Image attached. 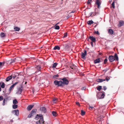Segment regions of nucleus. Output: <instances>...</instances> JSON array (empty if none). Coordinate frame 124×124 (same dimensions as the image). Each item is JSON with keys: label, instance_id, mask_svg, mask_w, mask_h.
Here are the masks:
<instances>
[{"label": "nucleus", "instance_id": "f257e3e1", "mask_svg": "<svg viewBox=\"0 0 124 124\" xmlns=\"http://www.w3.org/2000/svg\"><path fill=\"white\" fill-rule=\"evenodd\" d=\"M62 86H63L64 85H67L69 83V81L68 80L66 79V78H63L62 79Z\"/></svg>", "mask_w": 124, "mask_h": 124}, {"label": "nucleus", "instance_id": "f03ea898", "mask_svg": "<svg viewBox=\"0 0 124 124\" xmlns=\"http://www.w3.org/2000/svg\"><path fill=\"white\" fill-rule=\"evenodd\" d=\"M37 110L36 109H34L32 110L30 114L29 115L28 117L30 118L32 116L35 115L36 114Z\"/></svg>", "mask_w": 124, "mask_h": 124}, {"label": "nucleus", "instance_id": "7ed1b4c3", "mask_svg": "<svg viewBox=\"0 0 124 124\" xmlns=\"http://www.w3.org/2000/svg\"><path fill=\"white\" fill-rule=\"evenodd\" d=\"M40 117V120L41 121L42 123H44V121L43 118V116L41 114H40L39 115L37 114L36 115L35 118L36 119L37 118H39Z\"/></svg>", "mask_w": 124, "mask_h": 124}, {"label": "nucleus", "instance_id": "20e7f679", "mask_svg": "<svg viewBox=\"0 0 124 124\" xmlns=\"http://www.w3.org/2000/svg\"><path fill=\"white\" fill-rule=\"evenodd\" d=\"M96 95L98 99L103 98L105 96V94L104 93H97Z\"/></svg>", "mask_w": 124, "mask_h": 124}, {"label": "nucleus", "instance_id": "39448f33", "mask_svg": "<svg viewBox=\"0 0 124 124\" xmlns=\"http://www.w3.org/2000/svg\"><path fill=\"white\" fill-rule=\"evenodd\" d=\"M54 83L55 85H57L58 86H62L61 80L58 81L57 80H55L54 81Z\"/></svg>", "mask_w": 124, "mask_h": 124}, {"label": "nucleus", "instance_id": "423d86ee", "mask_svg": "<svg viewBox=\"0 0 124 124\" xmlns=\"http://www.w3.org/2000/svg\"><path fill=\"white\" fill-rule=\"evenodd\" d=\"M8 98H6V99H3V97L2 96H0V101H1L3 100V103H2V105L4 106L5 105V101H6L7 102V100Z\"/></svg>", "mask_w": 124, "mask_h": 124}, {"label": "nucleus", "instance_id": "0eeeda50", "mask_svg": "<svg viewBox=\"0 0 124 124\" xmlns=\"http://www.w3.org/2000/svg\"><path fill=\"white\" fill-rule=\"evenodd\" d=\"M86 50H85L84 52V53L82 52V54H81V58L84 59H85V56L86 55Z\"/></svg>", "mask_w": 124, "mask_h": 124}, {"label": "nucleus", "instance_id": "6e6552de", "mask_svg": "<svg viewBox=\"0 0 124 124\" xmlns=\"http://www.w3.org/2000/svg\"><path fill=\"white\" fill-rule=\"evenodd\" d=\"M22 87L19 88L18 89L16 93L18 94H21L22 93Z\"/></svg>", "mask_w": 124, "mask_h": 124}, {"label": "nucleus", "instance_id": "1a4fd4ad", "mask_svg": "<svg viewBox=\"0 0 124 124\" xmlns=\"http://www.w3.org/2000/svg\"><path fill=\"white\" fill-rule=\"evenodd\" d=\"M115 60V57L111 55L109 56V60L110 62H112Z\"/></svg>", "mask_w": 124, "mask_h": 124}, {"label": "nucleus", "instance_id": "9d476101", "mask_svg": "<svg viewBox=\"0 0 124 124\" xmlns=\"http://www.w3.org/2000/svg\"><path fill=\"white\" fill-rule=\"evenodd\" d=\"M89 38L93 42H95L96 41V39L93 36H89Z\"/></svg>", "mask_w": 124, "mask_h": 124}, {"label": "nucleus", "instance_id": "9b49d317", "mask_svg": "<svg viewBox=\"0 0 124 124\" xmlns=\"http://www.w3.org/2000/svg\"><path fill=\"white\" fill-rule=\"evenodd\" d=\"M12 113H15V115L16 116H18L19 114V111L18 110H15L12 111Z\"/></svg>", "mask_w": 124, "mask_h": 124}, {"label": "nucleus", "instance_id": "f8f14e48", "mask_svg": "<svg viewBox=\"0 0 124 124\" xmlns=\"http://www.w3.org/2000/svg\"><path fill=\"white\" fill-rule=\"evenodd\" d=\"M40 110L42 112L45 113L46 112V108L44 107H42L40 108Z\"/></svg>", "mask_w": 124, "mask_h": 124}, {"label": "nucleus", "instance_id": "ddd939ff", "mask_svg": "<svg viewBox=\"0 0 124 124\" xmlns=\"http://www.w3.org/2000/svg\"><path fill=\"white\" fill-rule=\"evenodd\" d=\"M33 106V105H29L27 108V110L28 111L31 110Z\"/></svg>", "mask_w": 124, "mask_h": 124}, {"label": "nucleus", "instance_id": "4468645a", "mask_svg": "<svg viewBox=\"0 0 124 124\" xmlns=\"http://www.w3.org/2000/svg\"><path fill=\"white\" fill-rule=\"evenodd\" d=\"M108 32L110 34L112 35L114 33V31L111 29H109L108 30Z\"/></svg>", "mask_w": 124, "mask_h": 124}, {"label": "nucleus", "instance_id": "2eb2a0df", "mask_svg": "<svg viewBox=\"0 0 124 124\" xmlns=\"http://www.w3.org/2000/svg\"><path fill=\"white\" fill-rule=\"evenodd\" d=\"M96 4L97 5L98 8H99L101 4V2L98 0H97L96 3Z\"/></svg>", "mask_w": 124, "mask_h": 124}, {"label": "nucleus", "instance_id": "dca6fc26", "mask_svg": "<svg viewBox=\"0 0 124 124\" xmlns=\"http://www.w3.org/2000/svg\"><path fill=\"white\" fill-rule=\"evenodd\" d=\"M100 62V58H98L95 60L94 61L95 64L99 63Z\"/></svg>", "mask_w": 124, "mask_h": 124}, {"label": "nucleus", "instance_id": "f3484780", "mask_svg": "<svg viewBox=\"0 0 124 124\" xmlns=\"http://www.w3.org/2000/svg\"><path fill=\"white\" fill-rule=\"evenodd\" d=\"M105 79H101L99 78L97 79V81L98 82L100 83L104 81H105Z\"/></svg>", "mask_w": 124, "mask_h": 124}, {"label": "nucleus", "instance_id": "a211bd4d", "mask_svg": "<svg viewBox=\"0 0 124 124\" xmlns=\"http://www.w3.org/2000/svg\"><path fill=\"white\" fill-rule=\"evenodd\" d=\"M60 49V47L58 46H55L53 48L54 50H59Z\"/></svg>", "mask_w": 124, "mask_h": 124}, {"label": "nucleus", "instance_id": "6ab92c4d", "mask_svg": "<svg viewBox=\"0 0 124 124\" xmlns=\"http://www.w3.org/2000/svg\"><path fill=\"white\" fill-rule=\"evenodd\" d=\"M57 64L58 63H55L53 64L52 65V67L53 68H55Z\"/></svg>", "mask_w": 124, "mask_h": 124}, {"label": "nucleus", "instance_id": "aec40b11", "mask_svg": "<svg viewBox=\"0 0 124 124\" xmlns=\"http://www.w3.org/2000/svg\"><path fill=\"white\" fill-rule=\"evenodd\" d=\"M115 59L116 61L118 60V56L116 54H115L114 56Z\"/></svg>", "mask_w": 124, "mask_h": 124}, {"label": "nucleus", "instance_id": "412c9836", "mask_svg": "<svg viewBox=\"0 0 124 124\" xmlns=\"http://www.w3.org/2000/svg\"><path fill=\"white\" fill-rule=\"evenodd\" d=\"M12 78V77L11 76H9L6 79L7 81H8Z\"/></svg>", "mask_w": 124, "mask_h": 124}, {"label": "nucleus", "instance_id": "4be33fe9", "mask_svg": "<svg viewBox=\"0 0 124 124\" xmlns=\"http://www.w3.org/2000/svg\"><path fill=\"white\" fill-rule=\"evenodd\" d=\"M14 88V87L13 86H12V85H11V86L9 88V90H8L9 91L10 93L11 92V90L12 89H13Z\"/></svg>", "mask_w": 124, "mask_h": 124}, {"label": "nucleus", "instance_id": "5701e85b", "mask_svg": "<svg viewBox=\"0 0 124 124\" xmlns=\"http://www.w3.org/2000/svg\"><path fill=\"white\" fill-rule=\"evenodd\" d=\"M90 16H94L96 15V14H95L94 12H92L90 13Z\"/></svg>", "mask_w": 124, "mask_h": 124}, {"label": "nucleus", "instance_id": "b1692460", "mask_svg": "<svg viewBox=\"0 0 124 124\" xmlns=\"http://www.w3.org/2000/svg\"><path fill=\"white\" fill-rule=\"evenodd\" d=\"M93 23V21L92 20L89 21L87 22L88 24L91 25Z\"/></svg>", "mask_w": 124, "mask_h": 124}, {"label": "nucleus", "instance_id": "393cba45", "mask_svg": "<svg viewBox=\"0 0 124 124\" xmlns=\"http://www.w3.org/2000/svg\"><path fill=\"white\" fill-rule=\"evenodd\" d=\"M94 12L95 14H96V15L97 13H98V8H95L94 10Z\"/></svg>", "mask_w": 124, "mask_h": 124}, {"label": "nucleus", "instance_id": "a878e982", "mask_svg": "<svg viewBox=\"0 0 124 124\" xmlns=\"http://www.w3.org/2000/svg\"><path fill=\"white\" fill-rule=\"evenodd\" d=\"M5 34L3 32L1 33L0 34V36L2 38L4 37L5 36Z\"/></svg>", "mask_w": 124, "mask_h": 124}, {"label": "nucleus", "instance_id": "bb28decb", "mask_svg": "<svg viewBox=\"0 0 124 124\" xmlns=\"http://www.w3.org/2000/svg\"><path fill=\"white\" fill-rule=\"evenodd\" d=\"M13 103L14 104H16L18 103V102L16 99H15L13 100Z\"/></svg>", "mask_w": 124, "mask_h": 124}, {"label": "nucleus", "instance_id": "cd10ccee", "mask_svg": "<svg viewBox=\"0 0 124 124\" xmlns=\"http://www.w3.org/2000/svg\"><path fill=\"white\" fill-rule=\"evenodd\" d=\"M85 113V112L83 110H81V114L82 116L84 115Z\"/></svg>", "mask_w": 124, "mask_h": 124}, {"label": "nucleus", "instance_id": "c85d7f7f", "mask_svg": "<svg viewBox=\"0 0 124 124\" xmlns=\"http://www.w3.org/2000/svg\"><path fill=\"white\" fill-rule=\"evenodd\" d=\"M52 113L53 115L54 116H57V114L56 112L54 111H53L52 112Z\"/></svg>", "mask_w": 124, "mask_h": 124}, {"label": "nucleus", "instance_id": "c756f323", "mask_svg": "<svg viewBox=\"0 0 124 124\" xmlns=\"http://www.w3.org/2000/svg\"><path fill=\"white\" fill-rule=\"evenodd\" d=\"M124 23V22L123 21H121L119 23L120 26H121L123 25V24Z\"/></svg>", "mask_w": 124, "mask_h": 124}, {"label": "nucleus", "instance_id": "7c9ffc66", "mask_svg": "<svg viewBox=\"0 0 124 124\" xmlns=\"http://www.w3.org/2000/svg\"><path fill=\"white\" fill-rule=\"evenodd\" d=\"M59 77V75L58 74L54 75L53 76V78L54 79H57V78Z\"/></svg>", "mask_w": 124, "mask_h": 124}, {"label": "nucleus", "instance_id": "2f4dec72", "mask_svg": "<svg viewBox=\"0 0 124 124\" xmlns=\"http://www.w3.org/2000/svg\"><path fill=\"white\" fill-rule=\"evenodd\" d=\"M102 88V86H99L97 88V90L100 91Z\"/></svg>", "mask_w": 124, "mask_h": 124}, {"label": "nucleus", "instance_id": "473e14b6", "mask_svg": "<svg viewBox=\"0 0 124 124\" xmlns=\"http://www.w3.org/2000/svg\"><path fill=\"white\" fill-rule=\"evenodd\" d=\"M18 107V106L16 104H14L13 106V108L14 109Z\"/></svg>", "mask_w": 124, "mask_h": 124}, {"label": "nucleus", "instance_id": "72a5a7b5", "mask_svg": "<svg viewBox=\"0 0 124 124\" xmlns=\"http://www.w3.org/2000/svg\"><path fill=\"white\" fill-rule=\"evenodd\" d=\"M36 68H37L39 71H40L41 69V67L39 66H37Z\"/></svg>", "mask_w": 124, "mask_h": 124}, {"label": "nucleus", "instance_id": "f704fd0d", "mask_svg": "<svg viewBox=\"0 0 124 124\" xmlns=\"http://www.w3.org/2000/svg\"><path fill=\"white\" fill-rule=\"evenodd\" d=\"M14 29L16 31H19L20 30L19 28L17 27H15Z\"/></svg>", "mask_w": 124, "mask_h": 124}, {"label": "nucleus", "instance_id": "c9c22d12", "mask_svg": "<svg viewBox=\"0 0 124 124\" xmlns=\"http://www.w3.org/2000/svg\"><path fill=\"white\" fill-rule=\"evenodd\" d=\"M5 85L4 83H2L1 85V87L2 88H4L5 87Z\"/></svg>", "mask_w": 124, "mask_h": 124}, {"label": "nucleus", "instance_id": "e433bc0d", "mask_svg": "<svg viewBox=\"0 0 124 124\" xmlns=\"http://www.w3.org/2000/svg\"><path fill=\"white\" fill-rule=\"evenodd\" d=\"M60 27L59 26L56 25V26L55 27V29L56 30H58L59 29Z\"/></svg>", "mask_w": 124, "mask_h": 124}, {"label": "nucleus", "instance_id": "4c0bfd02", "mask_svg": "<svg viewBox=\"0 0 124 124\" xmlns=\"http://www.w3.org/2000/svg\"><path fill=\"white\" fill-rule=\"evenodd\" d=\"M36 124H41L40 122V121L39 120V121L36 122Z\"/></svg>", "mask_w": 124, "mask_h": 124}, {"label": "nucleus", "instance_id": "58836bf2", "mask_svg": "<svg viewBox=\"0 0 124 124\" xmlns=\"http://www.w3.org/2000/svg\"><path fill=\"white\" fill-rule=\"evenodd\" d=\"M89 109L90 110H92L93 108V107L92 106H89Z\"/></svg>", "mask_w": 124, "mask_h": 124}, {"label": "nucleus", "instance_id": "ea45409f", "mask_svg": "<svg viewBox=\"0 0 124 124\" xmlns=\"http://www.w3.org/2000/svg\"><path fill=\"white\" fill-rule=\"evenodd\" d=\"M15 62V60L12 59L11 60V62H10L11 63H12L13 62Z\"/></svg>", "mask_w": 124, "mask_h": 124}, {"label": "nucleus", "instance_id": "a19ab883", "mask_svg": "<svg viewBox=\"0 0 124 124\" xmlns=\"http://www.w3.org/2000/svg\"><path fill=\"white\" fill-rule=\"evenodd\" d=\"M92 0H88L87 2L88 4H89L90 3V2L92 1Z\"/></svg>", "mask_w": 124, "mask_h": 124}, {"label": "nucleus", "instance_id": "79ce46f5", "mask_svg": "<svg viewBox=\"0 0 124 124\" xmlns=\"http://www.w3.org/2000/svg\"><path fill=\"white\" fill-rule=\"evenodd\" d=\"M112 6L113 8H115L114 2H113L112 4Z\"/></svg>", "mask_w": 124, "mask_h": 124}, {"label": "nucleus", "instance_id": "37998d69", "mask_svg": "<svg viewBox=\"0 0 124 124\" xmlns=\"http://www.w3.org/2000/svg\"><path fill=\"white\" fill-rule=\"evenodd\" d=\"M53 102L54 103H55L56 102V99L55 98L53 100Z\"/></svg>", "mask_w": 124, "mask_h": 124}, {"label": "nucleus", "instance_id": "c03bdc74", "mask_svg": "<svg viewBox=\"0 0 124 124\" xmlns=\"http://www.w3.org/2000/svg\"><path fill=\"white\" fill-rule=\"evenodd\" d=\"M67 34L66 33H65L64 34V35L63 36V38H65L67 36Z\"/></svg>", "mask_w": 124, "mask_h": 124}, {"label": "nucleus", "instance_id": "a18cd8bd", "mask_svg": "<svg viewBox=\"0 0 124 124\" xmlns=\"http://www.w3.org/2000/svg\"><path fill=\"white\" fill-rule=\"evenodd\" d=\"M107 58L105 59L104 61V63L106 64V63L107 62Z\"/></svg>", "mask_w": 124, "mask_h": 124}, {"label": "nucleus", "instance_id": "49530a36", "mask_svg": "<svg viewBox=\"0 0 124 124\" xmlns=\"http://www.w3.org/2000/svg\"><path fill=\"white\" fill-rule=\"evenodd\" d=\"M103 90L105 91L107 89V88L105 86H104L103 87Z\"/></svg>", "mask_w": 124, "mask_h": 124}, {"label": "nucleus", "instance_id": "de8ad7c7", "mask_svg": "<svg viewBox=\"0 0 124 124\" xmlns=\"http://www.w3.org/2000/svg\"><path fill=\"white\" fill-rule=\"evenodd\" d=\"M110 78L109 77H108V78H107V77H106V78L105 80H106L107 81H108V80L110 79Z\"/></svg>", "mask_w": 124, "mask_h": 124}, {"label": "nucleus", "instance_id": "09e8293b", "mask_svg": "<svg viewBox=\"0 0 124 124\" xmlns=\"http://www.w3.org/2000/svg\"><path fill=\"white\" fill-rule=\"evenodd\" d=\"M75 67L74 66H71L70 67L71 68V69H73V70H74L75 68Z\"/></svg>", "mask_w": 124, "mask_h": 124}, {"label": "nucleus", "instance_id": "8fccbe9b", "mask_svg": "<svg viewBox=\"0 0 124 124\" xmlns=\"http://www.w3.org/2000/svg\"><path fill=\"white\" fill-rule=\"evenodd\" d=\"M86 89V87H83L81 88V90H85Z\"/></svg>", "mask_w": 124, "mask_h": 124}, {"label": "nucleus", "instance_id": "3c124183", "mask_svg": "<svg viewBox=\"0 0 124 124\" xmlns=\"http://www.w3.org/2000/svg\"><path fill=\"white\" fill-rule=\"evenodd\" d=\"M76 103L77 105H78L79 106H80V104L79 102H76Z\"/></svg>", "mask_w": 124, "mask_h": 124}, {"label": "nucleus", "instance_id": "603ef678", "mask_svg": "<svg viewBox=\"0 0 124 124\" xmlns=\"http://www.w3.org/2000/svg\"><path fill=\"white\" fill-rule=\"evenodd\" d=\"M3 62H0V68H1L2 66Z\"/></svg>", "mask_w": 124, "mask_h": 124}, {"label": "nucleus", "instance_id": "864d4df0", "mask_svg": "<svg viewBox=\"0 0 124 124\" xmlns=\"http://www.w3.org/2000/svg\"><path fill=\"white\" fill-rule=\"evenodd\" d=\"M95 33H96V34L98 35H99L100 33L98 31H95Z\"/></svg>", "mask_w": 124, "mask_h": 124}, {"label": "nucleus", "instance_id": "5fc2aeb1", "mask_svg": "<svg viewBox=\"0 0 124 124\" xmlns=\"http://www.w3.org/2000/svg\"><path fill=\"white\" fill-rule=\"evenodd\" d=\"M91 44L92 46H93V42L92 41L91 42Z\"/></svg>", "mask_w": 124, "mask_h": 124}, {"label": "nucleus", "instance_id": "6e6d98bb", "mask_svg": "<svg viewBox=\"0 0 124 124\" xmlns=\"http://www.w3.org/2000/svg\"><path fill=\"white\" fill-rule=\"evenodd\" d=\"M108 69H105V70H103V71H105V72H106V71H107V70H108Z\"/></svg>", "mask_w": 124, "mask_h": 124}, {"label": "nucleus", "instance_id": "4d7b16f0", "mask_svg": "<svg viewBox=\"0 0 124 124\" xmlns=\"http://www.w3.org/2000/svg\"><path fill=\"white\" fill-rule=\"evenodd\" d=\"M16 85L14 83L13 85H12V86H13L14 87Z\"/></svg>", "mask_w": 124, "mask_h": 124}, {"label": "nucleus", "instance_id": "13d9d810", "mask_svg": "<svg viewBox=\"0 0 124 124\" xmlns=\"http://www.w3.org/2000/svg\"><path fill=\"white\" fill-rule=\"evenodd\" d=\"M16 85L14 83L13 85H12V86H13L14 87Z\"/></svg>", "mask_w": 124, "mask_h": 124}, {"label": "nucleus", "instance_id": "bf43d9fd", "mask_svg": "<svg viewBox=\"0 0 124 124\" xmlns=\"http://www.w3.org/2000/svg\"><path fill=\"white\" fill-rule=\"evenodd\" d=\"M18 83V82H16V83H15L14 84H15L16 85V84H17Z\"/></svg>", "mask_w": 124, "mask_h": 124}, {"label": "nucleus", "instance_id": "052dcab7", "mask_svg": "<svg viewBox=\"0 0 124 124\" xmlns=\"http://www.w3.org/2000/svg\"><path fill=\"white\" fill-rule=\"evenodd\" d=\"M16 77V76H13L12 77V78H13L14 79Z\"/></svg>", "mask_w": 124, "mask_h": 124}, {"label": "nucleus", "instance_id": "680f3d73", "mask_svg": "<svg viewBox=\"0 0 124 124\" xmlns=\"http://www.w3.org/2000/svg\"><path fill=\"white\" fill-rule=\"evenodd\" d=\"M75 12V11H72V12H70V13H74V12Z\"/></svg>", "mask_w": 124, "mask_h": 124}, {"label": "nucleus", "instance_id": "e2e57ef3", "mask_svg": "<svg viewBox=\"0 0 124 124\" xmlns=\"http://www.w3.org/2000/svg\"><path fill=\"white\" fill-rule=\"evenodd\" d=\"M1 87H0V92L1 91Z\"/></svg>", "mask_w": 124, "mask_h": 124}, {"label": "nucleus", "instance_id": "0e129e2a", "mask_svg": "<svg viewBox=\"0 0 124 124\" xmlns=\"http://www.w3.org/2000/svg\"><path fill=\"white\" fill-rule=\"evenodd\" d=\"M39 6H37V8H39Z\"/></svg>", "mask_w": 124, "mask_h": 124}, {"label": "nucleus", "instance_id": "69168bd1", "mask_svg": "<svg viewBox=\"0 0 124 124\" xmlns=\"http://www.w3.org/2000/svg\"><path fill=\"white\" fill-rule=\"evenodd\" d=\"M59 23H57L56 24V25H57V24H59Z\"/></svg>", "mask_w": 124, "mask_h": 124}, {"label": "nucleus", "instance_id": "338daca9", "mask_svg": "<svg viewBox=\"0 0 124 124\" xmlns=\"http://www.w3.org/2000/svg\"><path fill=\"white\" fill-rule=\"evenodd\" d=\"M109 1L110 2H111V0L110 1Z\"/></svg>", "mask_w": 124, "mask_h": 124}, {"label": "nucleus", "instance_id": "774afa93", "mask_svg": "<svg viewBox=\"0 0 124 124\" xmlns=\"http://www.w3.org/2000/svg\"><path fill=\"white\" fill-rule=\"evenodd\" d=\"M11 122H13V120H11Z\"/></svg>", "mask_w": 124, "mask_h": 124}]
</instances>
